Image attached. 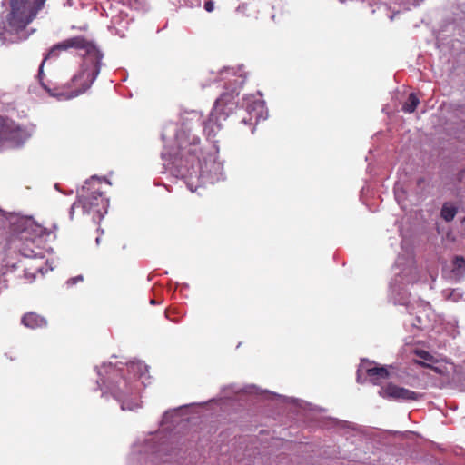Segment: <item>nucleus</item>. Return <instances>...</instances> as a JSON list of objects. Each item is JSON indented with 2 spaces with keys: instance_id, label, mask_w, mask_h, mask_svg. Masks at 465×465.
Wrapping results in <instances>:
<instances>
[{
  "instance_id": "f257e3e1",
  "label": "nucleus",
  "mask_w": 465,
  "mask_h": 465,
  "mask_svg": "<svg viewBox=\"0 0 465 465\" xmlns=\"http://www.w3.org/2000/svg\"><path fill=\"white\" fill-rule=\"evenodd\" d=\"M103 54L94 44V52L85 50V56L81 70L76 74L69 83L64 86L50 87L42 82L43 88L52 96L63 99H71L84 93L93 84L98 76L101 69V61Z\"/></svg>"
},
{
  "instance_id": "f03ea898",
  "label": "nucleus",
  "mask_w": 465,
  "mask_h": 465,
  "mask_svg": "<svg viewBox=\"0 0 465 465\" xmlns=\"http://www.w3.org/2000/svg\"><path fill=\"white\" fill-rule=\"evenodd\" d=\"M45 234L48 235L45 229L32 222L18 224L7 239L6 249L26 258L41 257Z\"/></svg>"
},
{
  "instance_id": "7ed1b4c3",
  "label": "nucleus",
  "mask_w": 465,
  "mask_h": 465,
  "mask_svg": "<svg viewBox=\"0 0 465 465\" xmlns=\"http://www.w3.org/2000/svg\"><path fill=\"white\" fill-rule=\"evenodd\" d=\"M9 13L6 22L9 27L15 32L23 31L37 16L44 8L46 0H7Z\"/></svg>"
},
{
  "instance_id": "20e7f679",
  "label": "nucleus",
  "mask_w": 465,
  "mask_h": 465,
  "mask_svg": "<svg viewBox=\"0 0 465 465\" xmlns=\"http://www.w3.org/2000/svg\"><path fill=\"white\" fill-rule=\"evenodd\" d=\"M112 396L121 403L123 411H134L140 407L138 390L119 371H114L106 385Z\"/></svg>"
},
{
  "instance_id": "39448f33",
  "label": "nucleus",
  "mask_w": 465,
  "mask_h": 465,
  "mask_svg": "<svg viewBox=\"0 0 465 465\" xmlns=\"http://www.w3.org/2000/svg\"><path fill=\"white\" fill-rule=\"evenodd\" d=\"M87 185L83 186L78 203L82 206L84 212L92 213L94 219H101L107 213L108 200L104 197L103 192L99 190L91 191L90 183H87Z\"/></svg>"
},
{
  "instance_id": "423d86ee",
  "label": "nucleus",
  "mask_w": 465,
  "mask_h": 465,
  "mask_svg": "<svg viewBox=\"0 0 465 465\" xmlns=\"http://www.w3.org/2000/svg\"><path fill=\"white\" fill-rule=\"evenodd\" d=\"M70 48L82 49L84 51L89 48V50H91V52L92 51L94 52V43L88 41L84 36L78 35V36L65 39L64 41L54 45L48 51V53L45 55L44 59L40 64L38 76L40 78L41 83L43 82L42 81L43 76H44L43 67H44L45 63L50 58L57 57L59 55L60 52L66 51Z\"/></svg>"
},
{
  "instance_id": "0eeeda50",
  "label": "nucleus",
  "mask_w": 465,
  "mask_h": 465,
  "mask_svg": "<svg viewBox=\"0 0 465 465\" xmlns=\"http://www.w3.org/2000/svg\"><path fill=\"white\" fill-rule=\"evenodd\" d=\"M27 138V132L25 128L12 120L0 117V144L9 141L21 143Z\"/></svg>"
},
{
  "instance_id": "6e6552de",
  "label": "nucleus",
  "mask_w": 465,
  "mask_h": 465,
  "mask_svg": "<svg viewBox=\"0 0 465 465\" xmlns=\"http://www.w3.org/2000/svg\"><path fill=\"white\" fill-rule=\"evenodd\" d=\"M238 93L235 90L224 92L216 99L212 113L223 117H228L237 107Z\"/></svg>"
},
{
  "instance_id": "1a4fd4ad",
  "label": "nucleus",
  "mask_w": 465,
  "mask_h": 465,
  "mask_svg": "<svg viewBox=\"0 0 465 465\" xmlns=\"http://www.w3.org/2000/svg\"><path fill=\"white\" fill-rule=\"evenodd\" d=\"M379 395L384 399L395 400V401H417L419 399V393L400 387L393 383H388L382 386L379 391Z\"/></svg>"
},
{
  "instance_id": "9d476101",
  "label": "nucleus",
  "mask_w": 465,
  "mask_h": 465,
  "mask_svg": "<svg viewBox=\"0 0 465 465\" xmlns=\"http://www.w3.org/2000/svg\"><path fill=\"white\" fill-rule=\"evenodd\" d=\"M199 143H200V139L195 138V137L188 144L185 142L179 141V143H178L179 151L177 153L178 156L181 159H183V158L187 159L189 157L198 158V153L200 152Z\"/></svg>"
},
{
  "instance_id": "9b49d317",
  "label": "nucleus",
  "mask_w": 465,
  "mask_h": 465,
  "mask_svg": "<svg viewBox=\"0 0 465 465\" xmlns=\"http://www.w3.org/2000/svg\"><path fill=\"white\" fill-rule=\"evenodd\" d=\"M22 324L29 329H38L47 326V321L45 317L36 312H26L21 320Z\"/></svg>"
},
{
  "instance_id": "f8f14e48",
  "label": "nucleus",
  "mask_w": 465,
  "mask_h": 465,
  "mask_svg": "<svg viewBox=\"0 0 465 465\" xmlns=\"http://www.w3.org/2000/svg\"><path fill=\"white\" fill-rule=\"evenodd\" d=\"M370 381L374 385H380L383 380L390 377V372L386 367H373L366 371Z\"/></svg>"
},
{
  "instance_id": "ddd939ff",
  "label": "nucleus",
  "mask_w": 465,
  "mask_h": 465,
  "mask_svg": "<svg viewBox=\"0 0 465 465\" xmlns=\"http://www.w3.org/2000/svg\"><path fill=\"white\" fill-rule=\"evenodd\" d=\"M220 116L211 113L210 117L204 123L203 131L208 138L213 139L217 131L221 129V125L217 123Z\"/></svg>"
},
{
  "instance_id": "4468645a",
  "label": "nucleus",
  "mask_w": 465,
  "mask_h": 465,
  "mask_svg": "<svg viewBox=\"0 0 465 465\" xmlns=\"http://www.w3.org/2000/svg\"><path fill=\"white\" fill-rule=\"evenodd\" d=\"M419 104V98L416 96L415 94L411 93L409 95L407 101L402 105V111L409 114L413 113L416 110Z\"/></svg>"
},
{
  "instance_id": "2eb2a0df",
  "label": "nucleus",
  "mask_w": 465,
  "mask_h": 465,
  "mask_svg": "<svg viewBox=\"0 0 465 465\" xmlns=\"http://www.w3.org/2000/svg\"><path fill=\"white\" fill-rule=\"evenodd\" d=\"M457 213V209L456 207L452 206V205H449L447 203H445L443 206H442V209H441V212H440V215L441 217L446 221V222H450L454 219L455 215Z\"/></svg>"
},
{
  "instance_id": "dca6fc26",
  "label": "nucleus",
  "mask_w": 465,
  "mask_h": 465,
  "mask_svg": "<svg viewBox=\"0 0 465 465\" xmlns=\"http://www.w3.org/2000/svg\"><path fill=\"white\" fill-rule=\"evenodd\" d=\"M465 269V258L462 256H456L453 259V271H460Z\"/></svg>"
},
{
  "instance_id": "f3484780",
  "label": "nucleus",
  "mask_w": 465,
  "mask_h": 465,
  "mask_svg": "<svg viewBox=\"0 0 465 465\" xmlns=\"http://www.w3.org/2000/svg\"><path fill=\"white\" fill-rule=\"evenodd\" d=\"M416 354L425 361H430L432 359V356L428 351L423 350L417 351Z\"/></svg>"
},
{
  "instance_id": "a211bd4d",
  "label": "nucleus",
  "mask_w": 465,
  "mask_h": 465,
  "mask_svg": "<svg viewBox=\"0 0 465 465\" xmlns=\"http://www.w3.org/2000/svg\"><path fill=\"white\" fill-rule=\"evenodd\" d=\"M84 281V278L82 275H78V276H75V277H72L70 278L68 281H67V285L69 286H72V285H74L76 284L77 282H83Z\"/></svg>"
},
{
  "instance_id": "6ab92c4d",
  "label": "nucleus",
  "mask_w": 465,
  "mask_h": 465,
  "mask_svg": "<svg viewBox=\"0 0 465 465\" xmlns=\"http://www.w3.org/2000/svg\"><path fill=\"white\" fill-rule=\"evenodd\" d=\"M204 9L211 13L214 10V2L213 0H205L204 2Z\"/></svg>"
},
{
  "instance_id": "aec40b11",
  "label": "nucleus",
  "mask_w": 465,
  "mask_h": 465,
  "mask_svg": "<svg viewBox=\"0 0 465 465\" xmlns=\"http://www.w3.org/2000/svg\"><path fill=\"white\" fill-rule=\"evenodd\" d=\"M170 313H171V311H169V310H166V311H165V316H166V318H168V319H170L171 321H173V322H174V319L171 318Z\"/></svg>"
},
{
  "instance_id": "412c9836",
  "label": "nucleus",
  "mask_w": 465,
  "mask_h": 465,
  "mask_svg": "<svg viewBox=\"0 0 465 465\" xmlns=\"http://www.w3.org/2000/svg\"><path fill=\"white\" fill-rule=\"evenodd\" d=\"M416 362H417L419 365L423 366V367H429V366H430L429 364L424 363V362L420 361H416Z\"/></svg>"
},
{
  "instance_id": "4be33fe9",
  "label": "nucleus",
  "mask_w": 465,
  "mask_h": 465,
  "mask_svg": "<svg viewBox=\"0 0 465 465\" xmlns=\"http://www.w3.org/2000/svg\"><path fill=\"white\" fill-rule=\"evenodd\" d=\"M150 303H151V304H155V303H156V302H155V300L152 299V300L150 301Z\"/></svg>"
}]
</instances>
